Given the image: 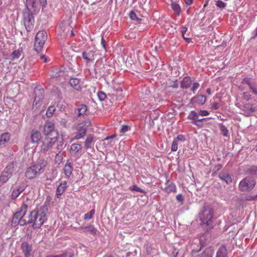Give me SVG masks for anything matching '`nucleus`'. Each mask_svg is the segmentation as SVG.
Wrapping results in <instances>:
<instances>
[{"instance_id":"1","label":"nucleus","mask_w":257,"mask_h":257,"mask_svg":"<svg viewBox=\"0 0 257 257\" xmlns=\"http://www.w3.org/2000/svg\"><path fill=\"white\" fill-rule=\"evenodd\" d=\"M47 212H48V206L46 205H43L39 210L32 211L28 216L30 219V222L28 223L32 224V227L35 229L40 228L46 219Z\"/></svg>"},{"instance_id":"2","label":"nucleus","mask_w":257,"mask_h":257,"mask_svg":"<svg viewBox=\"0 0 257 257\" xmlns=\"http://www.w3.org/2000/svg\"><path fill=\"white\" fill-rule=\"evenodd\" d=\"M213 216L214 211L212 208L208 206L203 207L199 218L201 224H205L207 226V229L212 228L214 226Z\"/></svg>"},{"instance_id":"3","label":"nucleus","mask_w":257,"mask_h":257,"mask_svg":"<svg viewBox=\"0 0 257 257\" xmlns=\"http://www.w3.org/2000/svg\"><path fill=\"white\" fill-rule=\"evenodd\" d=\"M17 165L14 162H10L0 175V187L6 183L16 172Z\"/></svg>"},{"instance_id":"4","label":"nucleus","mask_w":257,"mask_h":257,"mask_svg":"<svg viewBox=\"0 0 257 257\" xmlns=\"http://www.w3.org/2000/svg\"><path fill=\"white\" fill-rule=\"evenodd\" d=\"M23 19L26 30L28 32H30L34 28L35 20L33 13L29 8L28 5H26V8L23 11Z\"/></svg>"},{"instance_id":"5","label":"nucleus","mask_w":257,"mask_h":257,"mask_svg":"<svg viewBox=\"0 0 257 257\" xmlns=\"http://www.w3.org/2000/svg\"><path fill=\"white\" fill-rule=\"evenodd\" d=\"M47 33L45 31H39L36 37L34 49L38 53L43 49V45L47 39Z\"/></svg>"},{"instance_id":"6","label":"nucleus","mask_w":257,"mask_h":257,"mask_svg":"<svg viewBox=\"0 0 257 257\" xmlns=\"http://www.w3.org/2000/svg\"><path fill=\"white\" fill-rule=\"evenodd\" d=\"M255 185V181L249 177H246L242 180L238 186L239 190L242 192L250 191Z\"/></svg>"},{"instance_id":"7","label":"nucleus","mask_w":257,"mask_h":257,"mask_svg":"<svg viewBox=\"0 0 257 257\" xmlns=\"http://www.w3.org/2000/svg\"><path fill=\"white\" fill-rule=\"evenodd\" d=\"M28 208V206L27 204H23L22 205L20 210L16 212L14 215L12 220V224H17V222L19 220L25 216L27 211Z\"/></svg>"},{"instance_id":"8","label":"nucleus","mask_w":257,"mask_h":257,"mask_svg":"<svg viewBox=\"0 0 257 257\" xmlns=\"http://www.w3.org/2000/svg\"><path fill=\"white\" fill-rule=\"evenodd\" d=\"M27 4L29 6H31L34 9V12H38L39 11L41 7H45L47 4V0H26Z\"/></svg>"},{"instance_id":"9","label":"nucleus","mask_w":257,"mask_h":257,"mask_svg":"<svg viewBox=\"0 0 257 257\" xmlns=\"http://www.w3.org/2000/svg\"><path fill=\"white\" fill-rule=\"evenodd\" d=\"M34 94V102L35 103L36 105H38L42 102L44 98V89L40 86H37L35 88Z\"/></svg>"},{"instance_id":"10","label":"nucleus","mask_w":257,"mask_h":257,"mask_svg":"<svg viewBox=\"0 0 257 257\" xmlns=\"http://www.w3.org/2000/svg\"><path fill=\"white\" fill-rule=\"evenodd\" d=\"M21 249L25 257H32L33 255V245L27 241L23 242Z\"/></svg>"},{"instance_id":"11","label":"nucleus","mask_w":257,"mask_h":257,"mask_svg":"<svg viewBox=\"0 0 257 257\" xmlns=\"http://www.w3.org/2000/svg\"><path fill=\"white\" fill-rule=\"evenodd\" d=\"M46 165V161L44 160H39L37 164L32 166L34 170H36V171L39 176L44 171Z\"/></svg>"},{"instance_id":"12","label":"nucleus","mask_w":257,"mask_h":257,"mask_svg":"<svg viewBox=\"0 0 257 257\" xmlns=\"http://www.w3.org/2000/svg\"><path fill=\"white\" fill-rule=\"evenodd\" d=\"M257 108V106L251 104L249 103H247L245 104L242 108V110L244 114L246 116L250 115L251 113H252Z\"/></svg>"},{"instance_id":"13","label":"nucleus","mask_w":257,"mask_h":257,"mask_svg":"<svg viewBox=\"0 0 257 257\" xmlns=\"http://www.w3.org/2000/svg\"><path fill=\"white\" fill-rule=\"evenodd\" d=\"M51 71L52 72L51 76L52 78H64V71L63 67L60 69L53 67L51 69Z\"/></svg>"},{"instance_id":"14","label":"nucleus","mask_w":257,"mask_h":257,"mask_svg":"<svg viewBox=\"0 0 257 257\" xmlns=\"http://www.w3.org/2000/svg\"><path fill=\"white\" fill-rule=\"evenodd\" d=\"M95 52L93 50L85 51L82 52V58L87 63L93 62L94 60Z\"/></svg>"},{"instance_id":"15","label":"nucleus","mask_w":257,"mask_h":257,"mask_svg":"<svg viewBox=\"0 0 257 257\" xmlns=\"http://www.w3.org/2000/svg\"><path fill=\"white\" fill-rule=\"evenodd\" d=\"M206 96L204 95H196L191 99V102L192 104H197L198 105H203L206 101Z\"/></svg>"},{"instance_id":"16","label":"nucleus","mask_w":257,"mask_h":257,"mask_svg":"<svg viewBox=\"0 0 257 257\" xmlns=\"http://www.w3.org/2000/svg\"><path fill=\"white\" fill-rule=\"evenodd\" d=\"M165 185L166 187L164 188V191L167 194L176 192V187L173 182L167 180Z\"/></svg>"},{"instance_id":"17","label":"nucleus","mask_w":257,"mask_h":257,"mask_svg":"<svg viewBox=\"0 0 257 257\" xmlns=\"http://www.w3.org/2000/svg\"><path fill=\"white\" fill-rule=\"evenodd\" d=\"M58 137V134L56 131L51 132L50 134L45 136L46 141H48L49 144H55Z\"/></svg>"},{"instance_id":"18","label":"nucleus","mask_w":257,"mask_h":257,"mask_svg":"<svg viewBox=\"0 0 257 257\" xmlns=\"http://www.w3.org/2000/svg\"><path fill=\"white\" fill-rule=\"evenodd\" d=\"M87 111V106L85 104H81L75 109V113L77 117H80L86 114Z\"/></svg>"},{"instance_id":"19","label":"nucleus","mask_w":257,"mask_h":257,"mask_svg":"<svg viewBox=\"0 0 257 257\" xmlns=\"http://www.w3.org/2000/svg\"><path fill=\"white\" fill-rule=\"evenodd\" d=\"M79 229L81 230L82 233H89L92 235H95L97 232V229L93 226L90 225L87 226H80Z\"/></svg>"},{"instance_id":"20","label":"nucleus","mask_w":257,"mask_h":257,"mask_svg":"<svg viewBox=\"0 0 257 257\" xmlns=\"http://www.w3.org/2000/svg\"><path fill=\"white\" fill-rule=\"evenodd\" d=\"M69 83L70 85L75 90L79 91L81 89L79 79L76 78H71L70 79Z\"/></svg>"},{"instance_id":"21","label":"nucleus","mask_w":257,"mask_h":257,"mask_svg":"<svg viewBox=\"0 0 257 257\" xmlns=\"http://www.w3.org/2000/svg\"><path fill=\"white\" fill-rule=\"evenodd\" d=\"M55 131L54 124L51 121H47L44 126V134L45 136Z\"/></svg>"},{"instance_id":"22","label":"nucleus","mask_w":257,"mask_h":257,"mask_svg":"<svg viewBox=\"0 0 257 257\" xmlns=\"http://www.w3.org/2000/svg\"><path fill=\"white\" fill-rule=\"evenodd\" d=\"M38 176V175L37 174L36 170H34L32 166L28 168L25 173V176L29 179H33Z\"/></svg>"},{"instance_id":"23","label":"nucleus","mask_w":257,"mask_h":257,"mask_svg":"<svg viewBox=\"0 0 257 257\" xmlns=\"http://www.w3.org/2000/svg\"><path fill=\"white\" fill-rule=\"evenodd\" d=\"M95 141L94 140V137L92 135H89L87 136L84 144V147L85 149L88 150L92 148Z\"/></svg>"},{"instance_id":"24","label":"nucleus","mask_w":257,"mask_h":257,"mask_svg":"<svg viewBox=\"0 0 257 257\" xmlns=\"http://www.w3.org/2000/svg\"><path fill=\"white\" fill-rule=\"evenodd\" d=\"M57 150L59 151L55 156V162L56 163L59 164L62 161L63 153L62 152L63 150V144L58 145Z\"/></svg>"},{"instance_id":"25","label":"nucleus","mask_w":257,"mask_h":257,"mask_svg":"<svg viewBox=\"0 0 257 257\" xmlns=\"http://www.w3.org/2000/svg\"><path fill=\"white\" fill-rule=\"evenodd\" d=\"M41 138V133L38 131L33 130L31 135V142L33 143H38Z\"/></svg>"},{"instance_id":"26","label":"nucleus","mask_w":257,"mask_h":257,"mask_svg":"<svg viewBox=\"0 0 257 257\" xmlns=\"http://www.w3.org/2000/svg\"><path fill=\"white\" fill-rule=\"evenodd\" d=\"M227 250L226 247L222 245H221L217 250L215 257H227Z\"/></svg>"},{"instance_id":"27","label":"nucleus","mask_w":257,"mask_h":257,"mask_svg":"<svg viewBox=\"0 0 257 257\" xmlns=\"http://www.w3.org/2000/svg\"><path fill=\"white\" fill-rule=\"evenodd\" d=\"M199 114L198 112H197L194 110H192L189 112L187 118L191 120L192 121L191 123L194 124V122L199 119Z\"/></svg>"},{"instance_id":"28","label":"nucleus","mask_w":257,"mask_h":257,"mask_svg":"<svg viewBox=\"0 0 257 257\" xmlns=\"http://www.w3.org/2000/svg\"><path fill=\"white\" fill-rule=\"evenodd\" d=\"M192 81L190 77H185L181 82V87L183 89L188 88L191 84Z\"/></svg>"},{"instance_id":"29","label":"nucleus","mask_w":257,"mask_h":257,"mask_svg":"<svg viewBox=\"0 0 257 257\" xmlns=\"http://www.w3.org/2000/svg\"><path fill=\"white\" fill-rule=\"evenodd\" d=\"M213 254V249L211 247H207L205 249L199 254V257H212Z\"/></svg>"},{"instance_id":"30","label":"nucleus","mask_w":257,"mask_h":257,"mask_svg":"<svg viewBox=\"0 0 257 257\" xmlns=\"http://www.w3.org/2000/svg\"><path fill=\"white\" fill-rule=\"evenodd\" d=\"M82 149V146L78 144H73L70 147V153L71 154L75 155Z\"/></svg>"},{"instance_id":"31","label":"nucleus","mask_w":257,"mask_h":257,"mask_svg":"<svg viewBox=\"0 0 257 257\" xmlns=\"http://www.w3.org/2000/svg\"><path fill=\"white\" fill-rule=\"evenodd\" d=\"M219 177L222 180L225 182L227 184H229L232 182L231 176L226 173H221L219 175Z\"/></svg>"},{"instance_id":"32","label":"nucleus","mask_w":257,"mask_h":257,"mask_svg":"<svg viewBox=\"0 0 257 257\" xmlns=\"http://www.w3.org/2000/svg\"><path fill=\"white\" fill-rule=\"evenodd\" d=\"M64 192V183H61L57 186L56 196L57 198H59Z\"/></svg>"},{"instance_id":"33","label":"nucleus","mask_w":257,"mask_h":257,"mask_svg":"<svg viewBox=\"0 0 257 257\" xmlns=\"http://www.w3.org/2000/svg\"><path fill=\"white\" fill-rule=\"evenodd\" d=\"M241 83L243 84H247L249 87L250 90H251V87L253 88L255 84L253 83V79L250 78H244L242 79Z\"/></svg>"},{"instance_id":"34","label":"nucleus","mask_w":257,"mask_h":257,"mask_svg":"<svg viewBox=\"0 0 257 257\" xmlns=\"http://www.w3.org/2000/svg\"><path fill=\"white\" fill-rule=\"evenodd\" d=\"M77 133L82 136L84 137L86 133V128L83 123L78 125L77 127Z\"/></svg>"},{"instance_id":"35","label":"nucleus","mask_w":257,"mask_h":257,"mask_svg":"<svg viewBox=\"0 0 257 257\" xmlns=\"http://www.w3.org/2000/svg\"><path fill=\"white\" fill-rule=\"evenodd\" d=\"M54 144H49L48 141L45 140V141L44 142L43 144L41 146L42 151L44 152H47L50 150L52 147L53 145Z\"/></svg>"},{"instance_id":"36","label":"nucleus","mask_w":257,"mask_h":257,"mask_svg":"<svg viewBox=\"0 0 257 257\" xmlns=\"http://www.w3.org/2000/svg\"><path fill=\"white\" fill-rule=\"evenodd\" d=\"M10 140V135L8 133H4L1 135L0 140V145H4Z\"/></svg>"},{"instance_id":"37","label":"nucleus","mask_w":257,"mask_h":257,"mask_svg":"<svg viewBox=\"0 0 257 257\" xmlns=\"http://www.w3.org/2000/svg\"><path fill=\"white\" fill-rule=\"evenodd\" d=\"M73 168L70 164L68 163V161L65 164V176L69 177L72 173Z\"/></svg>"},{"instance_id":"38","label":"nucleus","mask_w":257,"mask_h":257,"mask_svg":"<svg viewBox=\"0 0 257 257\" xmlns=\"http://www.w3.org/2000/svg\"><path fill=\"white\" fill-rule=\"evenodd\" d=\"M247 172L251 175H257V166H250L247 169Z\"/></svg>"},{"instance_id":"39","label":"nucleus","mask_w":257,"mask_h":257,"mask_svg":"<svg viewBox=\"0 0 257 257\" xmlns=\"http://www.w3.org/2000/svg\"><path fill=\"white\" fill-rule=\"evenodd\" d=\"M129 17L130 19L133 21L140 22L142 20L141 18L137 17V14L133 11H131L129 14Z\"/></svg>"},{"instance_id":"40","label":"nucleus","mask_w":257,"mask_h":257,"mask_svg":"<svg viewBox=\"0 0 257 257\" xmlns=\"http://www.w3.org/2000/svg\"><path fill=\"white\" fill-rule=\"evenodd\" d=\"M208 118H199L198 120L194 122V125L198 127H202L203 125V122L206 121Z\"/></svg>"},{"instance_id":"41","label":"nucleus","mask_w":257,"mask_h":257,"mask_svg":"<svg viewBox=\"0 0 257 257\" xmlns=\"http://www.w3.org/2000/svg\"><path fill=\"white\" fill-rule=\"evenodd\" d=\"M21 55V51L19 50H15L11 54V59L15 60L20 57Z\"/></svg>"},{"instance_id":"42","label":"nucleus","mask_w":257,"mask_h":257,"mask_svg":"<svg viewBox=\"0 0 257 257\" xmlns=\"http://www.w3.org/2000/svg\"><path fill=\"white\" fill-rule=\"evenodd\" d=\"M28 222H30V219L29 218L28 220H26L25 219H24L23 218H22L21 219L19 220L17 222V224H14V225L17 226L19 224L21 226H24L26 224H29Z\"/></svg>"},{"instance_id":"43","label":"nucleus","mask_w":257,"mask_h":257,"mask_svg":"<svg viewBox=\"0 0 257 257\" xmlns=\"http://www.w3.org/2000/svg\"><path fill=\"white\" fill-rule=\"evenodd\" d=\"M171 7L175 13H176L178 15H179L180 12V7L179 4L176 3H172Z\"/></svg>"},{"instance_id":"44","label":"nucleus","mask_w":257,"mask_h":257,"mask_svg":"<svg viewBox=\"0 0 257 257\" xmlns=\"http://www.w3.org/2000/svg\"><path fill=\"white\" fill-rule=\"evenodd\" d=\"M55 110V108L54 106H49L48 107L47 112H46L47 116L48 117H52Z\"/></svg>"},{"instance_id":"45","label":"nucleus","mask_w":257,"mask_h":257,"mask_svg":"<svg viewBox=\"0 0 257 257\" xmlns=\"http://www.w3.org/2000/svg\"><path fill=\"white\" fill-rule=\"evenodd\" d=\"M64 32V25L63 24V21H62L61 24L59 25V27L58 28V34L60 37H62L63 36V33Z\"/></svg>"},{"instance_id":"46","label":"nucleus","mask_w":257,"mask_h":257,"mask_svg":"<svg viewBox=\"0 0 257 257\" xmlns=\"http://www.w3.org/2000/svg\"><path fill=\"white\" fill-rule=\"evenodd\" d=\"M95 213V210L92 209L90 212L86 213L84 216V220H89L92 218L93 214Z\"/></svg>"},{"instance_id":"47","label":"nucleus","mask_w":257,"mask_h":257,"mask_svg":"<svg viewBox=\"0 0 257 257\" xmlns=\"http://www.w3.org/2000/svg\"><path fill=\"white\" fill-rule=\"evenodd\" d=\"M26 187V185L24 183H21L20 185L16 186V189L21 194L25 190Z\"/></svg>"},{"instance_id":"48","label":"nucleus","mask_w":257,"mask_h":257,"mask_svg":"<svg viewBox=\"0 0 257 257\" xmlns=\"http://www.w3.org/2000/svg\"><path fill=\"white\" fill-rule=\"evenodd\" d=\"M131 130L130 127L127 125H123L122 126L119 133L120 135H123L125 133L128 132Z\"/></svg>"},{"instance_id":"49","label":"nucleus","mask_w":257,"mask_h":257,"mask_svg":"<svg viewBox=\"0 0 257 257\" xmlns=\"http://www.w3.org/2000/svg\"><path fill=\"white\" fill-rule=\"evenodd\" d=\"M130 190L134 191H136L138 192L143 193L144 192V190L140 188H139L136 185H134L130 187Z\"/></svg>"},{"instance_id":"50","label":"nucleus","mask_w":257,"mask_h":257,"mask_svg":"<svg viewBox=\"0 0 257 257\" xmlns=\"http://www.w3.org/2000/svg\"><path fill=\"white\" fill-rule=\"evenodd\" d=\"M20 193H19L18 191H17V190H16V189H15L12 192L11 199L12 200H16L20 195Z\"/></svg>"},{"instance_id":"51","label":"nucleus","mask_w":257,"mask_h":257,"mask_svg":"<svg viewBox=\"0 0 257 257\" xmlns=\"http://www.w3.org/2000/svg\"><path fill=\"white\" fill-rule=\"evenodd\" d=\"M187 28L185 27H182L181 32L182 33L183 38L185 39L187 42H189L190 41V39L188 38L185 37V33L187 31Z\"/></svg>"},{"instance_id":"52","label":"nucleus","mask_w":257,"mask_h":257,"mask_svg":"<svg viewBox=\"0 0 257 257\" xmlns=\"http://www.w3.org/2000/svg\"><path fill=\"white\" fill-rule=\"evenodd\" d=\"M97 96L100 101H103L106 98V95L102 91L98 92Z\"/></svg>"},{"instance_id":"53","label":"nucleus","mask_w":257,"mask_h":257,"mask_svg":"<svg viewBox=\"0 0 257 257\" xmlns=\"http://www.w3.org/2000/svg\"><path fill=\"white\" fill-rule=\"evenodd\" d=\"M186 140V139L185 136L183 135H178L174 140L176 141V142L178 143L179 141L184 142Z\"/></svg>"},{"instance_id":"54","label":"nucleus","mask_w":257,"mask_h":257,"mask_svg":"<svg viewBox=\"0 0 257 257\" xmlns=\"http://www.w3.org/2000/svg\"><path fill=\"white\" fill-rule=\"evenodd\" d=\"M216 5L217 7L220 9L225 8L226 6V4L221 1L218 0L216 2Z\"/></svg>"},{"instance_id":"55","label":"nucleus","mask_w":257,"mask_h":257,"mask_svg":"<svg viewBox=\"0 0 257 257\" xmlns=\"http://www.w3.org/2000/svg\"><path fill=\"white\" fill-rule=\"evenodd\" d=\"M178 144H179L176 141L173 140L172 144V147H171V151L172 152L177 151V150L178 149Z\"/></svg>"},{"instance_id":"56","label":"nucleus","mask_w":257,"mask_h":257,"mask_svg":"<svg viewBox=\"0 0 257 257\" xmlns=\"http://www.w3.org/2000/svg\"><path fill=\"white\" fill-rule=\"evenodd\" d=\"M74 251L71 249H68L65 252V257H73Z\"/></svg>"},{"instance_id":"57","label":"nucleus","mask_w":257,"mask_h":257,"mask_svg":"<svg viewBox=\"0 0 257 257\" xmlns=\"http://www.w3.org/2000/svg\"><path fill=\"white\" fill-rule=\"evenodd\" d=\"M200 85L197 82H194L193 83L192 87L191 88V90L194 93L195 91L199 88Z\"/></svg>"},{"instance_id":"58","label":"nucleus","mask_w":257,"mask_h":257,"mask_svg":"<svg viewBox=\"0 0 257 257\" xmlns=\"http://www.w3.org/2000/svg\"><path fill=\"white\" fill-rule=\"evenodd\" d=\"M199 115L205 116L209 114V112L207 110H200L198 111Z\"/></svg>"},{"instance_id":"59","label":"nucleus","mask_w":257,"mask_h":257,"mask_svg":"<svg viewBox=\"0 0 257 257\" xmlns=\"http://www.w3.org/2000/svg\"><path fill=\"white\" fill-rule=\"evenodd\" d=\"M243 98L247 101L251 99V95L248 92H244L243 93Z\"/></svg>"},{"instance_id":"60","label":"nucleus","mask_w":257,"mask_h":257,"mask_svg":"<svg viewBox=\"0 0 257 257\" xmlns=\"http://www.w3.org/2000/svg\"><path fill=\"white\" fill-rule=\"evenodd\" d=\"M221 131L222 135L223 136H227L228 135V130L225 126H221Z\"/></svg>"},{"instance_id":"61","label":"nucleus","mask_w":257,"mask_h":257,"mask_svg":"<svg viewBox=\"0 0 257 257\" xmlns=\"http://www.w3.org/2000/svg\"><path fill=\"white\" fill-rule=\"evenodd\" d=\"M220 107V104L217 102H213L211 108L213 109H218Z\"/></svg>"},{"instance_id":"62","label":"nucleus","mask_w":257,"mask_h":257,"mask_svg":"<svg viewBox=\"0 0 257 257\" xmlns=\"http://www.w3.org/2000/svg\"><path fill=\"white\" fill-rule=\"evenodd\" d=\"M176 199L179 202H183L184 201V198L183 196L179 194L176 196Z\"/></svg>"},{"instance_id":"63","label":"nucleus","mask_w":257,"mask_h":257,"mask_svg":"<svg viewBox=\"0 0 257 257\" xmlns=\"http://www.w3.org/2000/svg\"><path fill=\"white\" fill-rule=\"evenodd\" d=\"M83 136L79 135L78 133H77L75 136L73 137V138L72 139V140L80 139L81 138H83Z\"/></svg>"},{"instance_id":"64","label":"nucleus","mask_w":257,"mask_h":257,"mask_svg":"<svg viewBox=\"0 0 257 257\" xmlns=\"http://www.w3.org/2000/svg\"><path fill=\"white\" fill-rule=\"evenodd\" d=\"M251 90L253 93L257 95V83L254 84L253 88L251 87Z\"/></svg>"}]
</instances>
